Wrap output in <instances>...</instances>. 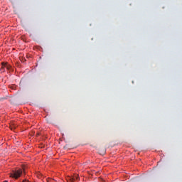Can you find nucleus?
Returning a JSON list of instances; mask_svg holds the SVG:
<instances>
[{
	"label": "nucleus",
	"instance_id": "3",
	"mask_svg": "<svg viewBox=\"0 0 182 182\" xmlns=\"http://www.w3.org/2000/svg\"><path fill=\"white\" fill-rule=\"evenodd\" d=\"M66 180L68 182H76L77 180H79V176L75 175L73 177L68 176Z\"/></svg>",
	"mask_w": 182,
	"mask_h": 182
},
{
	"label": "nucleus",
	"instance_id": "1",
	"mask_svg": "<svg viewBox=\"0 0 182 182\" xmlns=\"http://www.w3.org/2000/svg\"><path fill=\"white\" fill-rule=\"evenodd\" d=\"M23 171L21 168L17 169L12 171V173L10 174V177H12L13 178H15L16 180H18L21 176H22Z\"/></svg>",
	"mask_w": 182,
	"mask_h": 182
},
{
	"label": "nucleus",
	"instance_id": "5",
	"mask_svg": "<svg viewBox=\"0 0 182 182\" xmlns=\"http://www.w3.org/2000/svg\"><path fill=\"white\" fill-rule=\"evenodd\" d=\"M22 182H29V180L24 179V180H23V181H22Z\"/></svg>",
	"mask_w": 182,
	"mask_h": 182
},
{
	"label": "nucleus",
	"instance_id": "7",
	"mask_svg": "<svg viewBox=\"0 0 182 182\" xmlns=\"http://www.w3.org/2000/svg\"><path fill=\"white\" fill-rule=\"evenodd\" d=\"M105 153H106V150H104V151H103V154H105Z\"/></svg>",
	"mask_w": 182,
	"mask_h": 182
},
{
	"label": "nucleus",
	"instance_id": "4",
	"mask_svg": "<svg viewBox=\"0 0 182 182\" xmlns=\"http://www.w3.org/2000/svg\"><path fill=\"white\" fill-rule=\"evenodd\" d=\"M47 182H55V180H53V179H52V178H48L47 179Z\"/></svg>",
	"mask_w": 182,
	"mask_h": 182
},
{
	"label": "nucleus",
	"instance_id": "2",
	"mask_svg": "<svg viewBox=\"0 0 182 182\" xmlns=\"http://www.w3.org/2000/svg\"><path fill=\"white\" fill-rule=\"evenodd\" d=\"M5 69H6L7 70H9V69H11V66L9 65V64H8V63H1V67L0 68V72L1 73H5Z\"/></svg>",
	"mask_w": 182,
	"mask_h": 182
},
{
	"label": "nucleus",
	"instance_id": "6",
	"mask_svg": "<svg viewBox=\"0 0 182 182\" xmlns=\"http://www.w3.org/2000/svg\"><path fill=\"white\" fill-rule=\"evenodd\" d=\"M23 173H24V174L26 173V172L25 171V168H23Z\"/></svg>",
	"mask_w": 182,
	"mask_h": 182
}]
</instances>
